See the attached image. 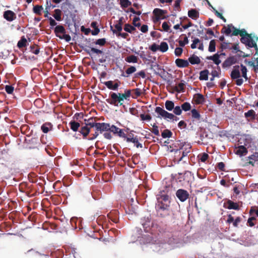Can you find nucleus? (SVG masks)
I'll return each instance as SVG.
<instances>
[{
    "instance_id": "obj_46",
    "label": "nucleus",
    "mask_w": 258,
    "mask_h": 258,
    "mask_svg": "<svg viewBox=\"0 0 258 258\" xmlns=\"http://www.w3.org/2000/svg\"><path fill=\"white\" fill-rule=\"evenodd\" d=\"M93 120H94V118L93 117L90 118L88 119L87 123H86V126H90V128L94 127H95L96 128L97 122H94Z\"/></svg>"
},
{
    "instance_id": "obj_6",
    "label": "nucleus",
    "mask_w": 258,
    "mask_h": 258,
    "mask_svg": "<svg viewBox=\"0 0 258 258\" xmlns=\"http://www.w3.org/2000/svg\"><path fill=\"white\" fill-rule=\"evenodd\" d=\"M141 223L146 232H153L154 224L150 217H144L142 219Z\"/></svg>"
},
{
    "instance_id": "obj_62",
    "label": "nucleus",
    "mask_w": 258,
    "mask_h": 258,
    "mask_svg": "<svg viewBox=\"0 0 258 258\" xmlns=\"http://www.w3.org/2000/svg\"><path fill=\"white\" fill-rule=\"evenodd\" d=\"M181 0H176L175 2L174 6V10L175 11H180V4L181 3Z\"/></svg>"
},
{
    "instance_id": "obj_19",
    "label": "nucleus",
    "mask_w": 258,
    "mask_h": 258,
    "mask_svg": "<svg viewBox=\"0 0 258 258\" xmlns=\"http://www.w3.org/2000/svg\"><path fill=\"white\" fill-rule=\"evenodd\" d=\"M194 100L196 104H202L205 102L204 96L200 93L196 94L194 95Z\"/></svg>"
},
{
    "instance_id": "obj_20",
    "label": "nucleus",
    "mask_w": 258,
    "mask_h": 258,
    "mask_svg": "<svg viewBox=\"0 0 258 258\" xmlns=\"http://www.w3.org/2000/svg\"><path fill=\"white\" fill-rule=\"evenodd\" d=\"M198 43H200L199 46H198V49L201 50H204V45L202 42H201L200 39L197 38H195L193 41L192 43L191 44V48L192 49H195L197 48V44Z\"/></svg>"
},
{
    "instance_id": "obj_1",
    "label": "nucleus",
    "mask_w": 258,
    "mask_h": 258,
    "mask_svg": "<svg viewBox=\"0 0 258 258\" xmlns=\"http://www.w3.org/2000/svg\"><path fill=\"white\" fill-rule=\"evenodd\" d=\"M234 31L231 34V36H237L239 35L241 38V42L244 44L248 48L254 47L256 52L258 51V48L256 42L253 40L251 34H248L244 29L241 30L234 29Z\"/></svg>"
},
{
    "instance_id": "obj_64",
    "label": "nucleus",
    "mask_w": 258,
    "mask_h": 258,
    "mask_svg": "<svg viewBox=\"0 0 258 258\" xmlns=\"http://www.w3.org/2000/svg\"><path fill=\"white\" fill-rule=\"evenodd\" d=\"M119 128L117 127L114 125H112L111 126H110V129L109 131L112 132L113 134H115L118 133V131L119 130Z\"/></svg>"
},
{
    "instance_id": "obj_29",
    "label": "nucleus",
    "mask_w": 258,
    "mask_h": 258,
    "mask_svg": "<svg viewBox=\"0 0 258 258\" xmlns=\"http://www.w3.org/2000/svg\"><path fill=\"white\" fill-rule=\"evenodd\" d=\"M191 114L192 118L194 120H200L201 119V115L200 112L196 109H192L191 110Z\"/></svg>"
},
{
    "instance_id": "obj_2",
    "label": "nucleus",
    "mask_w": 258,
    "mask_h": 258,
    "mask_svg": "<svg viewBox=\"0 0 258 258\" xmlns=\"http://www.w3.org/2000/svg\"><path fill=\"white\" fill-rule=\"evenodd\" d=\"M106 101L115 106H121L123 104V101L119 95V93L111 92L109 93V98L106 99Z\"/></svg>"
},
{
    "instance_id": "obj_55",
    "label": "nucleus",
    "mask_w": 258,
    "mask_h": 258,
    "mask_svg": "<svg viewBox=\"0 0 258 258\" xmlns=\"http://www.w3.org/2000/svg\"><path fill=\"white\" fill-rule=\"evenodd\" d=\"M34 105L38 106V107L40 108L43 106V102L42 99L38 98L35 100Z\"/></svg>"
},
{
    "instance_id": "obj_61",
    "label": "nucleus",
    "mask_w": 258,
    "mask_h": 258,
    "mask_svg": "<svg viewBox=\"0 0 258 258\" xmlns=\"http://www.w3.org/2000/svg\"><path fill=\"white\" fill-rule=\"evenodd\" d=\"M140 117L142 120H150L152 117L150 114L145 115L144 114H141Z\"/></svg>"
},
{
    "instance_id": "obj_17",
    "label": "nucleus",
    "mask_w": 258,
    "mask_h": 258,
    "mask_svg": "<svg viewBox=\"0 0 258 258\" xmlns=\"http://www.w3.org/2000/svg\"><path fill=\"white\" fill-rule=\"evenodd\" d=\"M175 62L176 66L178 68H186L189 66V62L187 60L177 58Z\"/></svg>"
},
{
    "instance_id": "obj_30",
    "label": "nucleus",
    "mask_w": 258,
    "mask_h": 258,
    "mask_svg": "<svg viewBox=\"0 0 258 258\" xmlns=\"http://www.w3.org/2000/svg\"><path fill=\"white\" fill-rule=\"evenodd\" d=\"M209 71L208 70H204L200 73V80H208V79Z\"/></svg>"
},
{
    "instance_id": "obj_26",
    "label": "nucleus",
    "mask_w": 258,
    "mask_h": 258,
    "mask_svg": "<svg viewBox=\"0 0 258 258\" xmlns=\"http://www.w3.org/2000/svg\"><path fill=\"white\" fill-rule=\"evenodd\" d=\"M188 16L194 20H196L199 17V13L197 10L192 9L188 11Z\"/></svg>"
},
{
    "instance_id": "obj_16",
    "label": "nucleus",
    "mask_w": 258,
    "mask_h": 258,
    "mask_svg": "<svg viewBox=\"0 0 258 258\" xmlns=\"http://www.w3.org/2000/svg\"><path fill=\"white\" fill-rule=\"evenodd\" d=\"M156 207L157 213L160 217L165 218L169 215V208H166V209H163L162 207Z\"/></svg>"
},
{
    "instance_id": "obj_28",
    "label": "nucleus",
    "mask_w": 258,
    "mask_h": 258,
    "mask_svg": "<svg viewBox=\"0 0 258 258\" xmlns=\"http://www.w3.org/2000/svg\"><path fill=\"white\" fill-rule=\"evenodd\" d=\"M227 206V208L228 209H234V210H238L239 206L236 203H234V202L228 200L226 203Z\"/></svg>"
},
{
    "instance_id": "obj_8",
    "label": "nucleus",
    "mask_w": 258,
    "mask_h": 258,
    "mask_svg": "<svg viewBox=\"0 0 258 258\" xmlns=\"http://www.w3.org/2000/svg\"><path fill=\"white\" fill-rule=\"evenodd\" d=\"M166 10H162L158 8H156L153 10V14L154 15L153 21L156 23L161 19H164L168 16H166L165 14H167Z\"/></svg>"
},
{
    "instance_id": "obj_3",
    "label": "nucleus",
    "mask_w": 258,
    "mask_h": 258,
    "mask_svg": "<svg viewBox=\"0 0 258 258\" xmlns=\"http://www.w3.org/2000/svg\"><path fill=\"white\" fill-rule=\"evenodd\" d=\"M55 36L60 39H64L67 42H69L71 40L70 35L66 34V30L65 28L61 25L56 26L54 30Z\"/></svg>"
},
{
    "instance_id": "obj_37",
    "label": "nucleus",
    "mask_w": 258,
    "mask_h": 258,
    "mask_svg": "<svg viewBox=\"0 0 258 258\" xmlns=\"http://www.w3.org/2000/svg\"><path fill=\"white\" fill-rule=\"evenodd\" d=\"M54 14L53 16L58 21L61 20V11L59 9H55L54 11Z\"/></svg>"
},
{
    "instance_id": "obj_40",
    "label": "nucleus",
    "mask_w": 258,
    "mask_h": 258,
    "mask_svg": "<svg viewBox=\"0 0 258 258\" xmlns=\"http://www.w3.org/2000/svg\"><path fill=\"white\" fill-rule=\"evenodd\" d=\"M114 28L115 29H112V26H111V29L112 30L113 33H116V34H117V32H118V33H119L122 29V26H121V24H120V23H116L114 25Z\"/></svg>"
},
{
    "instance_id": "obj_24",
    "label": "nucleus",
    "mask_w": 258,
    "mask_h": 258,
    "mask_svg": "<svg viewBox=\"0 0 258 258\" xmlns=\"http://www.w3.org/2000/svg\"><path fill=\"white\" fill-rule=\"evenodd\" d=\"M207 59L213 60L217 65H219L221 62L220 59V55L217 53L214 54L213 56H207Z\"/></svg>"
},
{
    "instance_id": "obj_60",
    "label": "nucleus",
    "mask_w": 258,
    "mask_h": 258,
    "mask_svg": "<svg viewBox=\"0 0 258 258\" xmlns=\"http://www.w3.org/2000/svg\"><path fill=\"white\" fill-rule=\"evenodd\" d=\"M178 43H179V45L180 47L184 46L185 44H186L188 43V40L187 37L186 36H185L184 38V39L183 41L179 40Z\"/></svg>"
},
{
    "instance_id": "obj_13",
    "label": "nucleus",
    "mask_w": 258,
    "mask_h": 258,
    "mask_svg": "<svg viewBox=\"0 0 258 258\" xmlns=\"http://www.w3.org/2000/svg\"><path fill=\"white\" fill-rule=\"evenodd\" d=\"M4 18L8 21L11 22L16 18V14L11 10H7L4 12Z\"/></svg>"
},
{
    "instance_id": "obj_32",
    "label": "nucleus",
    "mask_w": 258,
    "mask_h": 258,
    "mask_svg": "<svg viewBox=\"0 0 258 258\" xmlns=\"http://www.w3.org/2000/svg\"><path fill=\"white\" fill-rule=\"evenodd\" d=\"M27 43V39L23 36L21 37V39L18 41L17 43V46L19 48H22L26 46Z\"/></svg>"
},
{
    "instance_id": "obj_43",
    "label": "nucleus",
    "mask_w": 258,
    "mask_h": 258,
    "mask_svg": "<svg viewBox=\"0 0 258 258\" xmlns=\"http://www.w3.org/2000/svg\"><path fill=\"white\" fill-rule=\"evenodd\" d=\"M43 10L42 6L36 5L33 7V12L37 15H41V11Z\"/></svg>"
},
{
    "instance_id": "obj_48",
    "label": "nucleus",
    "mask_w": 258,
    "mask_h": 258,
    "mask_svg": "<svg viewBox=\"0 0 258 258\" xmlns=\"http://www.w3.org/2000/svg\"><path fill=\"white\" fill-rule=\"evenodd\" d=\"M198 158L202 162H205L209 158V155L207 153H203L198 155Z\"/></svg>"
},
{
    "instance_id": "obj_49",
    "label": "nucleus",
    "mask_w": 258,
    "mask_h": 258,
    "mask_svg": "<svg viewBox=\"0 0 258 258\" xmlns=\"http://www.w3.org/2000/svg\"><path fill=\"white\" fill-rule=\"evenodd\" d=\"M181 109L185 111H188L191 108V105L188 102H184L181 105Z\"/></svg>"
},
{
    "instance_id": "obj_15",
    "label": "nucleus",
    "mask_w": 258,
    "mask_h": 258,
    "mask_svg": "<svg viewBox=\"0 0 258 258\" xmlns=\"http://www.w3.org/2000/svg\"><path fill=\"white\" fill-rule=\"evenodd\" d=\"M234 29H237L232 24H229L227 26H224L221 30V33L225 34L226 35H229L231 33H233L234 31Z\"/></svg>"
},
{
    "instance_id": "obj_14",
    "label": "nucleus",
    "mask_w": 258,
    "mask_h": 258,
    "mask_svg": "<svg viewBox=\"0 0 258 258\" xmlns=\"http://www.w3.org/2000/svg\"><path fill=\"white\" fill-rule=\"evenodd\" d=\"M234 152L236 155L242 156L247 153L248 150L244 146L241 145L235 147Z\"/></svg>"
},
{
    "instance_id": "obj_52",
    "label": "nucleus",
    "mask_w": 258,
    "mask_h": 258,
    "mask_svg": "<svg viewBox=\"0 0 258 258\" xmlns=\"http://www.w3.org/2000/svg\"><path fill=\"white\" fill-rule=\"evenodd\" d=\"M173 112L175 114L179 115L182 113V109L180 106H176V107H174Z\"/></svg>"
},
{
    "instance_id": "obj_23",
    "label": "nucleus",
    "mask_w": 258,
    "mask_h": 258,
    "mask_svg": "<svg viewBox=\"0 0 258 258\" xmlns=\"http://www.w3.org/2000/svg\"><path fill=\"white\" fill-rule=\"evenodd\" d=\"M119 95H120L123 101H124V100L128 101L132 95V90L130 89H125L123 93H119Z\"/></svg>"
},
{
    "instance_id": "obj_33",
    "label": "nucleus",
    "mask_w": 258,
    "mask_h": 258,
    "mask_svg": "<svg viewBox=\"0 0 258 258\" xmlns=\"http://www.w3.org/2000/svg\"><path fill=\"white\" fill-rule=\"evenodd\" d=\"M136 70L137 69L135 67L131 66L126 70L125 74H126V75L122 74L121 76L125 77H128L130 75L135 73L136 71Z\"/></svg>"
},
{
    "instance_id": "obj_51",
    "label": "nucleus",
    "mask_w": 258,
    "mask_h": 258,
    "mask_svg": "<svg viewBox=\"0 0 258 258\" xmlns=\"http://www.w3.org/2000/svg\"><path fill=\"white\" fill-rule=\"evenodd\" d=\"M140 20V18L139 17H135L133 20V24L135 27H139L141 24L140 23H138V21Z\"/></svg>"
},
{
    "instance_id": "obj_31",
    "label": "nucleus",
    "mask_w": 258,
    "mask_h": 258,
    "mask_svg": "<svg viewBox=\"0 0 258 258\" xmlns=\"http://www.w3.org/2000/svg\"><path fill=\"white\" fill-rule=\"evenodd\" d=\"M69 124L71 129L74 132H77L78 130L79 127L80 126V124L74 120L71 121L69 123Z\"/></svg>"
},
{
    "instance_id": "obj_36",
    "label": "nucleus",
    "mask_w": 258,
    "mask_h": 258,
    "mask_svg": "<svg viewBox=\"0 0 258 258\" xmlns=\"http://www.w3.org/2000/svg\"><path fill=\"white\" fill-rule=\"evenodd\" d=\"M174 90L178 93L184 92L185 90L184 84L183 83H180L178 86H175Z\"/></svg>"
},
{
    "instance_id": "obj_27",
    "label": "nucleus",
    "mask_w": 258,
    "mask_h": 258,
    "mask_svg": "<svg viewBox=\"0 0 258 258\" xmlns=\"http://www.w3.org/2000/svg\"><path fill=\"white\" fill-rule=\"evenodd\" d=\"M90 132V127L87 126H82L81 128L80 133L83 135V139H85L87 138V136Z\"/></svg>"
},
{
    "instance_id": "obj_59",
    "label": "nucleus",
    "mask_w": 258,
    "mask_h": 258,
    "mask_svg": "<svg viewBox=\"0 0 258 258\" xmlns=\"http://www.w3.org/2000/svg\"><path fill=\"white\" fill-rule=\"evenodd\" d=\"M133 132V131H131L126 136V138H125V140L127 142H130L131 140H133V139H134L135 136Z\"/></svg>"
},
{
    "instance_id": "obj_7",
    "label": "nucleus",
    "mask_w": 258,
    "mask_h": 258,
    "mask_svg": "<svg viewBox=\"0 0 258 258\" xmlns=\"http://www.w3.org/2000/svg\"><path fill=\"white\" fill-rule=\"evenodd\" d=\"M239 68L240 67L239 66H235L230 74L231 78L232 80L237 79L236 80V84L237 86H241L243 83V79L239 78L240 77Z\"/></svg>"
},
{
    "instance_id": "obj_41",
    "label": "nucleus",
    "mask_w": 258,
    "mask_h": 258,
    "mask_svg": "<svg viewBox=\"0 0 258 258\" xmlns=\"http://www.w3.org/2000/svg\"><path fill=\"white\" fill-rule=\"evenodd\" d=\"M124 30L127 32L132 33L133 31L136 30L135 27L132 26L129 24H125L124 26Z\"/></svg>"
},
{
    "instance_id": "obj_45",
    "label": "nucleus",
    "mask_w": 258,
    "mask_h": 258,
    "mask_svg": "<svg viewBox=\"0 0 258 258\" xmlns=\"http://www.w3.org/2000/svg\"><path fill=\"white\" fill-rule=\"evenodd\" d=\"M216 50V42L215 40H212L210 42L209 46V51L210 52H214Z\"/></svg>"
},
{
    "instance_id": "obj_42",
    "label": "nucleus",
    "mask_w": 258,
    "mask_h": 258,
    "mask_svg": "<svg viewBox=\"0 0 258 258\" xmlns=\"http://www.w3.org/2000/svg\"><path fill=\"white\" fill-rule=\"evenodd\" d=\"M159 47V50L162 52H165L168 49V45L165 42H162Z\"/></svg>"
},
{
    "instance_id": "obj_50",
    "label": "nucleus",
    "mask_w": 258,
    "mask_h": 258,
    "mask_svg": "<svg viewBox=\"0 0 258 258\" xmlns=\"http://www.w3.org/2000/svg\"><path fill=\"white\" fill-rule=\"evenodd\" d=\"M172 176L179 182L183 181V175L181 173H178L177 174H175V175L172 174Z\"/></svg>"
},
{
    "instance_id": "obj_34",
    "label": "nucleus",
    "mask_w": 258,
    "mask_h": 258,
    "mask_svg": "<svg viewBox=\"0 0 258 258\" xmlns=\"http://www.w3.org/2000/svg\"><path fill=\"white\" fill-rule=\"evenodd\" d=\"M165 106L166 109L168 111H171L173 109L174 107V103L173 101L170 100H166L165 103Z\"/></svg>"
},
{
    "instance_id": "obj_11",
    "label": "nucleus",
    "mask_w": 258,
    "mask_h": 258,
    "mask_svg": "<svg viewBox=\"0 0 258 258\" xmlns=\"http://www.w3.org/2000/svg\"><path fill=\"white\" fill-rule=\"evenodd\" d=\"M177 198L182 202L185 201L189 196L188 191L183 189H179L176 192Z\"/></svg>"
},
{
    "instance_id": "obj_54",
    "label": "nucleus",
    "mask_w": 258,
    "mask_h": 258,
    "mask_svg": "<svg viewBox=\"0 0 258 258\" xmlns=\"http://www.w3.org/2000/svg\"><path fill=\"white\" fill-rule=\"evenodd\" d=\"M14 88L11 85H6L5 86V90L8 94H11L13 93Z\"/></svg>"
},
{
    "instance_id": "obj_39",
    "label": "nucleus",
    "mask_w": 258,
    "mask_h": 258,
    "mask_svg": "<svg viewBox=\"0 0 258 258\" xmlns=\"http://www.w3.org/2000/svg\"><path fill=\"white\" fill-rule=\"evenodd\" d=\"M30 49V51L35 54H38L39 53L40 48L39 46L35 44L31 45Z\"/></svg>"
},
{
    "instance_id": "obj_5",
    "label": "nucleus",
    "mask_w": 258,
    "mask_h": 258,
    "mask_svg": "<svg viewBox=\"0 0 258 258\" xmlns=\"http://www.w3.org/2000/svg\"><path fill=\"white\" fill-rule=\"evenodd\" d=\"M191 147L189 145H183L180 148L179 150H177L175 151V153L177 154L182 153V156L178 159L175 158V162L176 161L177 163H179L180 161L183 160V159L186 157L188 153L190 152Z\"/></svg>"
},
{
    "instance_id": "obj_58",
    "label": "nucleus",
    "mask_w": 258,
    "mask_h": 258,
    "mask_svg": "<svg viewBox=\"0 0 258 258\" xmlns=\"http://www.w3.org/2000/svg\"><path fill=\"white\" fill-rule=\"evenodd\" d=\"M95 43L97 45H99L100 46H103L106 43V39L105 38H101L97 40Z\"/></svg>"
},
{
    "instance_id": "obj_12",
    "label": "nucleus",
    "mask_w": 258,
    "mask_h": 258,
    "mask_svg": "<svg viewBox=\"0 0 258 258\" xmlns=\"http://www.w3.org/2000/svg\"><path fill=\"white\" fill-rule=\"evenodd\" d=\"M110 129V125L109 123L105 122H98L97 123L96 130L99 131L100 133L103 132L108 131Z\"/></svg>"
},
{
    "instance_id": "obj_4",
    "label": "nucleus",
    "mask_w": 258,
    "mask_h": 258,
    "mask_svg": "<svg viewBox=\"0 0 258 258\" xmlns=\"http://www.w3.org/2000/svg\"><path fill=\"white\" fill-rule=\"evenodd\" d=\"M158 205L157 207H162L163 209L166 208H169L170 205V198L167 194L159 195L157 198Z\"/></svg>"
},
{
    "instance_id": "obj_63",
    "label": "nucleus",
    "mask_w": 258,
    "mask_h": 258,
    "mask_svg": "<svg viewBox=\"0 0 258 258\" xmlns=\"http://www.w3.org/2000/svg\"><path fill=\"white\" fill-rule=\"evenodd\" d=\"M162 27L163 30L165 32H169L170 30V26L168 24L167 22H164L163 23Z\"/></svg>"
},
{
    "instance_id": "obj_35",
    "label": "nucleus",
    "mask_w": 258,
    "mask_h": 258,
    "mask_svg": "<svg viewBox=\"0 0 258 258\" xmlns=\"http://www.w3.org/2000/svg\"><path fill=\"white\" fill-rule=\"evenodd\" d=\"M125 60L126 62H129V63H131V62L137 63L138 58L137 56L134 55H130L126 57L125 58Z\"/></svg>"
},
{
    "instance_id": "obj_21",
    "label": "nucleus",
    "mask_w": 258,
    "mask_h": 258,
    "mask_svg": "<svg viewBox=\"0 0 258 258\" xmlns=\"http://www.w3.org/2000/svg\"><path fill=\"white\" fill-rule=\"evenodd\" d=\"M244 116L248 121L254 120L256 117L255 112L252 109L249 110L244 113Z\"/></svg>"
},
{
    "instance_id": "obj_22",
    "label": "nucleus",
    "mask_w": 258,
    "mask_h": 258,
    "mask_svg": "<svg viewBox=\"0 0 258 258\" xmlns=\"http://www.w3.org/2000/svg\"><path fill=\"white\" fill-rule=\"evenodd\" d=\"M53 125L51 123L46 122L43 123L41 126V129L44 133H47L49 131L52 129Z\"/></svg>"
},
{
    "instance_id": "obj_18",
    "label": "nucleus",
    "mask_w": 258,
    "mask_h": 258,
    "mask_svg": "<svg viewBox=\"0 0 258 258\" xmlns=\"http://www.w3.org/2000/svg\"><path fill=\"white\" fill-rule=\"evenodd\" d=\"M194 178V174L189 171H185L183 174V180L186 182H191Z\"/></svg>"
},
{
    "instance_id": "obj_10",
    "label": "nucleus",
    "mask_w": 258,
    "mask_h": 258,
    "mask_svg": "<svg viewBox=\"0 0 258 258\" xmlns=\"http://www.w3.org/2000/svg\"><path fill=\"white\" fill-rule=\"evenodd\" d=\"M155 112L165 119H172V118L174 117V114L168 112L160 107H156L155 108Z\"/></svg>"
},
{
    "instance_id": "obj_38",
    "label": "nucleus",
    "mask_w": 258,
    "mask_h": 258,
    "mask_svg": "<svg viewBox=\"0 0 258 258\" xmlns=\"http://www.w3.org/2000/svg\"><path fill=\"white\" fill-rule=\"evenodd\" d=\"M132 90V92H133L134 93L133 94L132 98L134 99L137 98L138 97L140 96L142 94L141 90L139 88H136Z\"/></svg>"
},
{
    "instance_id": "obj_44",
    "label": "nucleus",
    "mask_w": 258,
    "mask_h": 258,
    "mask_svg": "<svg viewBox=\"0 0 258 258\" xmlns=\"http://www.w3.org/2000/svg\"><path fill=\"white\" fill-rule=\"evenodd\" d=\"M120 5L122 8H127L132 5V3L129 0H120Z\"/></svg>"
},
{
    "instance_id": "obj_25",
    "label": "nucleus",
    "mask_w": 258,
    "mask_h": 258,
    "mask_svg": "<svg viewBox=\"0 0 258 258\" xmlns=\"http://www.w3.org/2000/svg\"><path fill=\"white\" fill-rule=\"evenodd\" d=\"M188 61L191 64H198L200 63L201 60L198 56L193 54L188 58Z\"/></svg>"
},
{
    "instance_id": "obj_9",
    "label": "nucleus",
    "mask_w": 258,
    "mask_h": 258,
    "mask_svg": "<svg viewBox=\"0 0 258 258\" xmlns=\"http://www.w3.org/2000/svg\"><path fill=\"white\" fill-rule=\"evenodd\" d=\"M103 84L109 90L117 91L121 84V82L120 81L116 79L114 81H108L104 82H103Z\"/></svg>"
},
{
    "instance_id": "obj_57",
    "label": "nucleus",
    "mask_w": 258,
    "mask_h": 258,
    "mask_svg": "<svg viewBox=\"0 0 258 258\" xmlns=\"http://www.w3.org/2000/svg\"><path fill=\"white\" fill-rule=\"evenodd\" d=\"M183 49L181 47H176L174 50L175 55L177 56H180L182 53Z\"/></svg>"
},
{
    "instance_id": "obj_53",
    "label": "nucleus",
    "mask_w": 258,
    "mask_h": 258,
    "mask_svg": "<svg viewBox=\"0 0 258 258\" xmlns=\"http://www.w3.org/2000/svg\"><path fill=\"white\" fill-rule=\"evenodd\" d=\"M213 10L215 15L218 18H220L224 22H226V19L222 16V14L220 13L217 10H216L215 8H213Z\"/></svg>"
},
{
    "instance_id": "obj_56",
    "label": "nucleus",
    "mask_w": 258,
    "mask_h": 258,
    "mask_svg": "<svg viewBox=\"0 0 258 258\" xmlns=\"http://www.w3.org/2000/svg\"><path fill=\"white\" fill-rule=\"evenodd\" d=\"M118 133L117 134V135L120 137V138H123L124 140L125 139V138H126V134L125 133V132H124V130H122V129H119V130L118 131Z\"/></svg>"
},
{
    "instance_id": "obj_47",
    "label": "nucleus",
    "mask_w": 258,
    "mask_h": 258,
    "mask_svg": "<svg viewBox=\"0 0 258 258\" xmlns=\"http://www.w3.org/2000/svg\"><path fill=\"white\" fill-rule=\"evenodd\" d=\"M172 133L169 130H165L161 134L163 138H170L172 136Z\"/></svg>"
}]
</instances>
